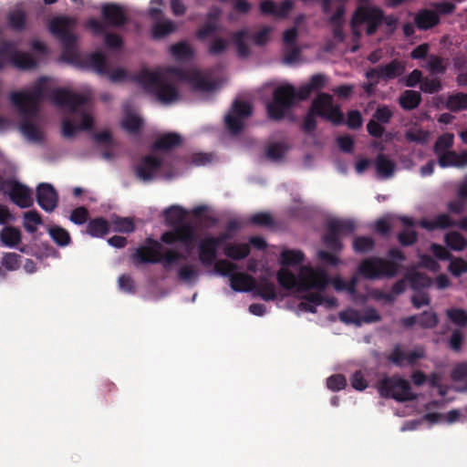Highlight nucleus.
<instances>
[{"instance_id":"nucleus-18","label":"nucleus","mask_w":467,"mask_h":467,"mask_svg":"<svg viewBox=\"0 0 467 467\" xmlns=\"http://www.w3.org/2000/svg\"><path fill=\"white\" fill-rule=\"evenodd\" d=\"M199 260L204 266H212L218 254V248L211 242L209 237L202 239L198 247Z\"/></svg>"},{"instance_id":"nucleus-8","label":"nucleus","mask_w":467,"mask_h":467,"mask_svg":"<svg viewBox=\"0 0 467 467\" xmlns=\"http://www.w3.org/2000/svg\"><path fill=\"white\" fill-rule=\"evenodd\" d=\"M378 390L381 397L400 402L413 400L417 398L411 391L410 382L398 375L385 377L379 380Z\"/></svg>"},{"instance_id":"nucleus-28","label":"nucleus","mask_w":467,"mask_h":467,"mask_svg":"<svg viewBox=\"0 0 467 467\" xmlns=\"http://www.w3.org/2000/svg\"><path fill=\"white\" fill-rule=\"evenodd\" d=\"M182 143V137L175 132H168L159 137L153 143V149L158 150H169Z\"/></svg>"},{"instance_id":"nucleus-64","label":"nucleus","mask_w":467,"mask_h":467,"mask_svg":"<svg viewBox=\"0 0 467 467\" xmlns=\"http://www.w3.org/2000/svg\"><path fill=\"white\" fill-rule=\"evenodd\" d=\"M20 255L16 253L6 254L3 257L2 265L7 270H16L20 267Z\"/></svg>"},{"instance_id":"nucleus-42","label":"nucleus","mask_w":467,"mask_h":467,"mask_svg":"<svg viewBox=\"0 0 467 467\" xmlns=\"http://www.w3.org/2000/svg\"><path fill=\"white\" fill-rule=\"evenodd\" d=\"M186 212L179 206H171L165 211L166 223L170 226H175L183 223Z\"/></svg>"},{"instance_id":"nucleus-3","label":"nucleus","mask_w":467,"mask_h":467,"mask_svg":"<svg viewBox=\"0 0 467 467\" xmlns=\"http://www.w3.org/2000/svg\"><path fill=\"white\" fill-rule=\"evenodd\" d=\"M357 228L356 223L350 219H329L326 223L327 232L322 237L326 247L330 251H319L318 259L324 264L336 266L340 263V259L335 254L340 253L343 249V244L340 237L353 233Z\"/></svg>"},{"instance_id":"nucleus-41","label":"nucleus","mask_w":467,"mask_h":467,"mask_svg":"<svg viewBox=\"0 0 467 467\" xmlns=\"http://www.w3.org/2000/svg\"><path fill=\"white\" fill-rule=\"evenodd\" d=\"M453 141L454 135L452 133H444L439 136L433 146L434 153L440 155L451 151L450 149L453 146Z\"/></svg>"},{"instance_id":"nucleus-24","label":"nucleus","mask_w":467,"mask_h":467,"mask_svg":"<svg viewBox=\"0 0 467 467\" xmlns=\"http://www.w3.org/2000/svg\"><path fill=\"white\" fill-rule=\"evenodd\" d=\"M422 101L421 94L412 89L404 90L399 97L398 102L400 108L406 111L417 109Z\"/></svg>"},{"instance_id":"nucleus-29","label":"nucleus","mask_w":467,"mask_h":467,"mask_svg":"<svg viewBox=\"0 0 467 467\" xmlns=\"http://www.w3.org/2000/svg\"><path fill=\"white\" fill-rule=\"evenodd\" d=\"M109 223L103 217L91 219L87 225V233L93 237H103L109 233Z\"/></svg>"},{"instance_id":"nucleus-48","label":"nucleus","mask_w":467,"mask_h":467,"mask_svg":"<svg viewBox=\"0 0 467 467\" xmlns=\"http://www.w3.org/2000/svg\"><path fill=\"white\" fill-rule=\"evenodd\" d=\"M246 30H239L234 34V42L237 48V54L240 57H246L250 54V48L244 41Z\"/></svg>"},{"instance_id":"nucleus-5","label":"nucleus","mask_w":467,"mask_h":467,"mask_svg":"<svg viewBox=\"0 0 467 467\" xmlns=\"http://www.w3.org/2000/svg\"><path fill=\"white\" fill-rule=\"evenodd\" d=\"M47 81V77H41L29 91L11 93V102L18 109L21 116H38L39 103L45 99Z\"/></svg>"},{"instance_id":"nucleus-45","label":"nucleus","mask_w":467,"mask_h":467,"mask_svg":"<svg viewBox=\"0 0 467 467\" xmlns=\"http://www.w3.org/2000/svg\"><path fill=\"white\" fill-rule=\"evenodd\" d=\"M441 80L438 77H423L420 89L426 94H435L442 89Z\"/></svg>"},{"instance_id":"nucleus-50","label":"nucleus","mask_w":467,"mask_h":467,"mask_svg":"<svg viewBox=\"0 0 467 467\" xmlns=\"http://www.w3.org/2000/svg\"><path fill=\"white\" fill-rule=\"evenodd\" d=\"M171 55L177 59H188L192 57V49L186 42H179L171 47Z\"/></svg>"},{"instance_id":"nucleus-2","label":"nucleus","mask_w":467,"mask_h":467,"mask_svg":"<svg viewBox=\"0 0 467 467\" xmlns=\"http://www.w3.org/2000/svg\"><path fill=\"white\" fill-rule=\"evenodd\" d=\"M279 285L285 289L296 288L298 292H307L310 289L325 291L330 283L327 271L320 266L304 265L300 269L298 278L290 270L282 268L276 275Z\"/></svg>"},{"instance_id":"nucleus-62","label":"nucleus","mask_w":467,"mask_h":467,"mask_svg":"<svg viewBox=\"0 0 467 467\" xmlns=\"http://www.w3.org/2000/svg\"><path fill=\"white\" fill-rule=\"evenodd\" d=\"M250 223L259 226H272L274 224L273 217L268 213H257L250 217Z\"/></svg>"},{"instance_id":"nucleus-30","label":"nucleus","mask_w":467,"mask_h":467,"mask_svg":"<svg viewBox=\"0 0 467 467\" xmlns=\"http://www.w3.org/2000/svg\"><path fill=\"white\" fill-rule=\"evenodd\" d=\"M375 164L378 174L382 178H389L395 171V162L383 153L377 156Z\"/></svg>"},{"instance_id":"nucleus-51","label":"nucleus","mask_w":467,"mask_h":467,"mask_svg":"<svg viewBox=\"0 0 467 467\" xmlns=\"http://www.w3.org/2000/svg\"><path fill=\"white\" fill-rule=\"evenodd\" d=\"M24 227L28 233H35L36 231V225L42 223L41 215L35 210L26 212L24 215Z\"/></svg>"},{"instance_id":"nucleus-32","label":"nucleus","mask_w":467,"mask_h":467,"mask_svg":"<svg viewBox=\"0 0 467 467\" xmlns=\"http://www.w3.org/2000/svg\"><path fill=\"white\" fill-rule=\"evenodd\" d=\"M223 253L230 259L242 260L250 254V245L248 244H230L224 247Z\"/></svg>"},{"instance_id":"nucleus-31","label":"nucleus","mask_w":467,"mask_h":467,"mask_svg":"<svg viewBox=\"0 0 467 467\" xmlns=\"http://www.w3.org/2000/svg\"><path fill=\"white\" fill-rule=\"evenodd\" d=\"M18 44L12 40H0V69L12 64V59Z\"/></svg>"},{"instance_id":"nucleus-10","label":"nucleus","mask_w":467,"mask_h":467,"mask_svg":"<svg viewBox=\"0 0 467 467\" xmlns=\"http://www.w3.org/2000/svg\"><path fill=\"white\" fill-rule=\"evenodd\" d=\"M54 105L67 109L70 112L76 113L78 109L88 101V97L84 94L75 93L67 88H53L48 94Z\"/></svg>"},{"instance_id":"nucleus-11","label":"nucleus","mask_w":467,"mask_h":467,"mask_svg":"<svg viewBox=\"0 0 467 467\" xmlns=\"http://www.w3.org/2000/svg\"><path fill=\"white\" fill-rule=\"evenodd\" d=\"M160 251H162V244L152 237H147L144 244L137 247L130 254V259L136 266L159 264Z\"/></svg>"},{"instance_id":"nucleus-16","label":"nucleus","mask_w":467,"mask_h":467,"mask_svg":"<svg viewBox=\"0 0 467 467\" xmlns=\"http://www.w3.org/2000/svg\"><path fill=\"white\" fill-rule=\"evenodd\" d=\"M162 166V161L160 158L147 155L143 157L140 162L136 166L135 172L139 179L143 182L151 181L154 175Z\"/></svg>"},{"instance_id":"nucleus-22","label":"nucleus","mask_w":467,"mask_h":467,"mask_svg":"<svg viewBox=\"0 0 467 467\" xmlns=\"http://www.w3.org/2000/svg\"><path fill=\"white\" fill-rule=\"evenodd\" d=\"M414 22L419 29L428 30L439 25L440 16L433 10L422 9L416 14Z\"/></svg>"},{"instance_id":"nucleus-54","label":"nucleus","mask_w":467,"mask_h":467,"mask_svg":"<svg viewBox=\"0 0 467 467\" xmlns=\"http://www.w3.org/2000/svg\"><path fill=\"white\" fill-rule=\"evenodd\" d=\"M448 318L456 326H467V312L462 308H450L446 311Z\"/></svg>"},{"instance_id":"nucleus-33","label":"nucleus","mask_w":467,"mask_h":467,"mask_svg":"<svg viewBox=\"0 0 467 467\" xmlns=\"http://www.w3.org/2000/svg\"><path fill=\"white\" fill-rule=\"evenodd\" d=\"M289 146L285 142H272L265 149V156L272 161H280L288 151Z\"/></svg>"},{"instance_id":"nucleus-60","label":"nucleus","mask_w":467,"mask_h":467,"mask_svg":"<svg viewBox=\"0 0 467 467\" xmlns=\"http://www.w3.org/2000/svg\"><path fill=\"white\" fill-rule=\"evenodd\" d=\"M449 271L452 275L460 277L462 274L467 273V262L462 258H454L449 265Z\"/></svg>"},{"instance_id":"nucleus-6","label":"nucleus","mask_w":467,"mask_h":467,"mask_svg":"<svg viewBox=\"0 0 467 467\" xmlns=\"http://www.w3.org/2000/svg\"><path fill=\"white\" fill-rule=\"evenodd\" d=\"M398 263L379 256H371L360 262L358 273L365 279L377 280L384 277L392 278L399 273Z\"/></svg>"},{"instance_id":"nucleus-46","label":"nucleus","mask_w":467,"mask_h":467,"mask_svg":"<svg viewBox=\"0 0 467 467\" xmlns=\"http://www.w3.org/2000/svg\"><path fill=\"white\" fill-rule=\"evenodd\" d=\"M426 68L430 71L431 75H443L447 67L444 59L441 57L436 55H431L429 57Z\"/></svg>"},{"instance_id":"nucleus-63","label":"nucleus","mask_w":467,"mask_h":467,"mask_svg":"<svg viewBox=\"0 0 467 467\" xmlns=\"http://www.w3.org/2000/svg\"><path fill=\"white\" fill-rule=\"evenodd\" d=\"M228 47V42L222 37H215L210 44L208 51L212 56L223 54Z\"/></svg>"},{"instance_id":"nucleus-34","label":"nucleus","mask_w":467,"mask_h":467,"mask_svg":"<svg viewBox=\"0 0 467 467\" xmlns=\"http://www.w3.org/2000/svg\"><path fill=\"white\" fill-rule=\"evenodd\" d=\"M176 24L171 20H159L152 26V36L161 39L176 30Z\"/></svg>"},{"instance_id":"nucleus-52","label":"nucleus","mask_w":467,"mask_h":467,"mask_svg":"<svg viewBox=\"0 0 467 467\" xmlns=\"http://www.w3.org/2000/svg\"><path fill=\"white\" fill-rule=\"evenodd\" d=\"M160 263H162L163 266L167 268L177 263L179 260L185 259L186 257L178 251L168 249L164 253L160 251Z\"/></svg>"},{"instance_id":"nucleus-59","label":"nucleus","mask_w":467,"mask_h":467,"mask_svg":"<svg viewBox=\"0 0 467 467\" xmlns=\"http://www.w3.org/2000/svg\"><path fill=\"white\" fill-rule=\"evenodd\" d=\"M418 240V234L412 229H404L398 234V241L402 246L414 244Z\"/></svg>"},{"instance_id":"nucleus-56","label":"nucleus","mask_w":467,"mask_h":467,"mask_svg":"<svg viewBox=\"0 0 467 467\" xmlns=\"http://www.w3.org/2000/svg\"><path fill=\"white\" fill-rule=\"evenodd\" d=\"M324 119L330 121L332 124L338 126L344 123V114L338 105H334L323 116Z\"/></svg>"},{"instance_id":"nucleus-19","label":"nucleus","mask_w":467,"mask_h":467,"mask_svg":"<svg viewBox=\"0 0 467 467\" xmlns=\"http://www.w3.org/2000/svg\"><path fill=\"white\" fill-rule=\"evenodd\" d=\"M422 358V354L418 351H411L410 353H406L402 350L400 345H396L388 359L392 362L394 365L398 367H402L405 362L409 365H413L417 362L418 359Z\"/></svg>"},{"instance_id":"nucleus-44","label":"nucleus","mask_w":467,"mask_h":467,"mask_svg":"<svg viewBox=\"0 0 467 467\" xmlns=\"http://www.w3.org/2000/svg\"><path fill=\"white\" fill-rule=\"evenodd\" d=\"M305 255L301 251L286 250L281 254V264L284 266H294L303 263Z\"/></svg>"},{"instance_id":"nucleus-38","label":"nucleus","mask_w":467,"mask_h":467,"mask_svg":"<svg viewBox=\"0 0 467 467\" xmlns=\"http://www.w3.org/2000/svg\"><path fill=\"white\" fill-rule=\"evenodd\" d=\"M407 279L410 284V287L415 291H420L431 285L432 280L427 275L414 272L407 275Z\"/></svg>"},{"instance_id":"nucleus-47","label":"nucleus","mask_w":467,"mask_h":467,"mask_svg":"<svg viewBox=\"0 0 467 467\" xmlns=\"http://www.w3.org/2000/svg\"><path fill=\"white\" fill-rule=\"evenodd\" d=\"M1 240L5 245L14 246L21 241V234L15 227H4L1 232Z\"/></svg>"},{"instance_id":"nucleus-20","label":"nucleus","mask_w":467,"mask_h":467,"mask_svg":"<svg viewBox=\"0 0 467 467\" xmlns=\"http://www.w3.org/2000/svg\"><path fill=\"white\" fill-rule=\"evenodd\" d=\"M253 291L265 301H273L276 298L275 285L266 277L254 279Z\"/></svg>"},{"instance_id":"nucleus-26","label":"nucleus","mask_w":467,"mask_h":467,"mask_svg":"<svg viewBox=\"0 0 467 467\" xmlns=\"http://www.w3.org/2000/svg\"><path fill=\"white\" fill-rule=\"evenodd\" d=\"M333 97L327 93H319L311 103L309 108L317 117L323 118V116L332 107Z\"/></svg>"},{"instance_id":"nucleus-12","label":"nucleus","mask_w":467,"mask_h":467,"mask_svg":"<svg viewBox=\"0 0 467 467\" xmlns=\"http://www.w3.org/2000/svg\"><path fill=\"white\" fill-rule=\"evenodd\" d=\"M161 241L166 244L180 242L187 249H191L196 241L195 229L190 223L175 225L172 230L166 231L161 234Z\"/></svg>"},{"instance_id":"nucleus-9","label":"nucleus","mask_w":467,"mask_h":467,"mask_svg":"<svg viewBox=\"0 0 467 467\" xmlns=\"http://www.w3.org/2000/svg\"><path fill=\"white\" fill-rule=\"evenodd\" d=\"M384 12L378 7L359 6L354 13L351 19L352 33L356 37L360 36L358 26L366 24L368 36L374 35L379 26L382 24Z\"/></svg>"},{"instance_id":"nucleus-61","label":"nucleus","mask_w":467,"mask_h":467,"mask_svg":"<svg viewBox=\"0 0 467 467\" xmlns=\"http://www.w3.org/2000/svg\"><path fill=\"white\" fill-rule=\"evenodd\" d=\"M327 386L333 391H338L347 386L346 378L341 374H335L327 378Z\"/></svg>"},{"instance_id":"nucleus-15","label":"nucleus","mask_w":467,"mask_h":467,"mask_svg":"<svg viewBox=\"0 0 467 467\" xmlns=\"http://www.w3.org/2000/svg\"><path fill=\"white\" fill-rule=\"evenodd\" d=\"M36 202L44 211L53 212L58 203L56 189L50 183H39L36 188Z\"/></svg>"},{"instance_id":"nucleus-23","label":"nucleus","mask_w":467,"mask_h":467,"mask_svg":"<svg viewBox=\"0 0 467 467\" xmlns=\"http://www.w3.org/2000/svg\"><path fill=\"white\" fill-rule=\"evenodd\" d=\"M254 278L245 273L232 274L230 276V285L234 291L236 292H251Z\"/></svg>"},{"instance_id":"nucleus-35","label":"nucleus","mask_w":467,"mask_h":467,"mask_svg":"<svg viewBox=\"0 0 467 467\" xmlns=\"http://www.w3.org/2000/svg\"><path fill=\"white\" fill-rule=\"evenodd\" d=\"M6 21L9 27L14 31H23L26 25V16L22 10H13L7 14Z\"/></svg>"},{"instance_id":"nucleus-1","label":"nucleus","mask_w":467,"mask_h":467,"mask_svg":"<svg viewBox=\"0 0 467 467\" xmlns=\"http://www.w3.org/2000/svg\"><path fill=\"white\" fill-rule=\"evenodd\" d=\"M185 81L199 91H212L215 85L197 69H182L167 67L150 71L142 68L132 79L139 83L146 92L153 95L160 102L171 104L180 99L179 89L173 79Z\"/></svg>"},{"instance_id":"nucleus-27","label":"nucleus","mask_w":467,"mask_h":467,"mask_svg":"<svg viewBox=\"0 0 467 467\" xmlns=\"http://www.w3.org/2000/svg\"><path fill=\"white\" fill-rule=\"evenodd\" d=\"M11 65L22 70H29L37 67V60L31 54L19 51L16 47Z\"/></svg>"},{"instance_id":"nucleus-13","label":"nucleus","mask_w":467,"mask_h":467,"mask_svg":"<svg viewBox=\"0 0 467 467\" xmlns=\"http://www.w3.org/2000/svg\"><path fill=\"white\" fill-rule=\"evenodd\" d=\"M252 114V107L245 101L236 100L234 102L231 110L224 118L227 130L236 135L244 129V119Z\"/></svg>"},{"instance_id":"nucleus-17","label":"nucleus","mask_w":467,"mask_h":467,"mask_svg":"<svg viewBox=\"0 0 467 467\" xmlns=\"http://www.w3.org/2000/svg\"><path fill=\"white\" fill-rule=\"evenodd\" d=\"M9 197L20 208H28L33 205L31 190L19 182L12 184Z\"/></svg>"},{"instance_id":"nucleus-39","label":"nucleus","mask_w":467,"mask_h":467,"mask_svg":"<svg viewBox=\"0 0 467 467\" xmlns=\"http://www.w3.org/2000/svg\"><path fill=\"white\" fill-rule=\"evenodd\" d=\"M48 234L52 240L58 245V246H67L71 243V237L69 233L57 225L50 226L48 228Z\"/></svg>"},{"instance_id":"nucleus-21","label":"nucleus","mask_w":467,"mask_h":467,"mask_svg":"<svg viewBox=\"0 0 467 467\" xmlns=\"http://www.w3.org/2000/svg\"><path fill=\"white\" fill-rule=\"evenodd\" d=\"M105 21L111 26H119L125 24L126 16L122 8L115 4H108L102 7Z\"/></svg>"},{"instance_id":"nucleus-40","label":"nucleus","mask_w":467,"mask_h":467,"mask_svg":"<svg viewBox=\"0 0 467 467\" xmlns=\"http://www.w3.org/2000/svg\"><path fill=\"white\" fill-rule=\"evenodd\" d=\"M352 247L358 254H368L374 250L375 241L370 236H357L353 240Z\"/></svg>"},{"instance_id":"nucleus-4","label":"nucleus","mask_w":467,"mask_h":467,"mask_svg":"<svg viewBox=\"0 0 467 467\" xmlns=\"http://www.w3.org/2000/svg\"><path fill=\"white\" fill-rule=\"evenodd\" d=\"M312 92L308 84L301 86L298 91L290 84L276 88L273 93V100L266 106L268 117L274 120L283 119L296 99L305 100Z\"/></svg>"},{"instance_id":"nucleus-14","label":"nucleus","mask_w":467,"mask_h":467,"mask_svg":"<svg viewBox=\"0 0 467 467\" xmlns=\"http://www.w3.org/2000/svg\"><path fill=\"white\" fill-rule=\"evenodd\" d=\"M406 65L399 59H392L389 63L379 65L377 67H371L366 71L368 79H382L386 82L402 76L405 72Z\"/></svg>"},{"instance_id":"nucleus-25","label":"nucleus","mask_w":467,"mask_h":467,"mask_svg":"<svg viewBox=\"0 0 467 467\" xmlns=\"http://www.w3.org/2000/svg\"><path fill=\"white\" fill-rule=\"evenodd\" d=\"M22 117L23 119L19 125V130L23 133V135L31 141H42L43 134L36 127V125L32 121V119H36V117Z\"/></svg>"},{"instance_id":"nucleus-57","label":"nucleus","mask_w":467,"mask_h":467,"mask_svg":"<svg viewBox=\"0 0 467 467\" xmlns=\"http://www.w3.org/2000/svg\"><path fill=\"white\" fill-rule=\"evenodd\" d=\"M419 325L423 328H433L437 326L439 319L434 312L423 311L418 317Z\"/></svg>"},{"instance_id":"nucleus-43","label":"nucleus","mask_w":467,"mask_h":467,"mask_svg":"<svg viewBox=\"0 0 467 467\" xmlns=\"http://www.w3.org/2000/svg\"><path fill=\"white\" fill-rule=\"evenodd\" d=\"M444 241L446 245L454 251H462L467 244L466 239L458 232H450L446 234Z\"/></svg>"},{"instance_id":"nucleus-36","label":"nucleus","mask_w":467,"mask_h":467,"mask_svg":"<svg viewBox=\"0 0 467 467\" xmlns=\"http://www.w3.org/2000/svg\"><path fill=\"white\" fill-rule=\"evenodd\" d=\"M445 107L452 112L467 109V94L457 92L450 95L446 100Z\"/></svg>"},{"instance_id":"nucleus-53","label":"nucleus","mask_w":467,"mask_h":467,"mask_svg":"<svg viewBox=\"0 0 467 467\" xmlns=\"http://www.w3.org/2000/svg\"><path fill=\"white\" fill-rule=\"evenodd\" d=\"M112 224L114 226L113 231L117 233L130 234L135 230L134 222L127 217H116Z\"/></svg>"},{"instance_id":"nucleus-49","label":"nucleus","mask_w":467,"mask_h":467,"mask_svg":"<svg viewBox=\"0 0 467 467\" xmlns=\"http://www.w3.org/2000/svg\"><path fill=\"white\" fill-rule=\"evenodd\" d=\"M141 119L131 113H128L121 121V127L129 133H137L141 128Z\"/></svg>"},{"instance_id":"nucleus-7","label":"nucleus","mask_w":467,"mask_h":467,"mask_svg":"<svg viewBox=\"0 0 467 467\" xmlns=\"http://www.w3.org/2000/svg\"><path fill=\"white\" fill-rule=\"evenodd\" d=\"M49 30L62 46V58L70 62L76 60L77 36L70 31L69 20L67 17L54 18L49 24Z\"/></svg>"},{"instance_id":"nucleus-58","label":"nucleus","mask_w":467,"mask_h":467,"mask_svg":"<svg viewBox=\"0 0 467 467\" xmlns=\"http://www.w3.org/2000/svg\"><path fill=\"white\" fill-rule=\"evenodd\" d=\"M236 269V265L225 259L214 262V271L223 276H231Z\"/></svg>"},{"instance_id":"nucleus-37","label":"nucleus","mask_w":467,"mask_h":467,"mask_svg":"<svg viewBox=\"0 0 467 467\" xmlns=\"http://www.w3.org/2000/svg\"><path fill=\"white\" fill-rule=\"evenodd\" d=\"M88 64L92 67L98 74L106 75L108 74V64L105 55L101 52H95L88 56Z\"/></svg>"},{"instance_id":"nucleus-55","label":"nucleus","mask_w":467,"mask_h":467,"mask_svg":"<svg viewBox=\"0 0 467 467\" xmlns=\"http://www.w3.org/2000/svg\"><path fill=\"white\" fill-rule=\"evenodd\" d=\"M393 118V111L388 105H379L372 115V119L385 125L389 124Z\"/></svg>"}]
</instances>
